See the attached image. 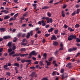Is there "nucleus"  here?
Segmentation results:
<instances>
[{
    "label": "nucleus",
    "mask_w": 80,
    "mask_h": 80,
    "mask_svg": "<svg viewBox=\"0 0 80 80\" xmlns=\"http://www.w3.org/2000/svg\"><path fill=\"white\" fill-rule=\"evenodd\" d=\"M72 51H73V49H72V48H70V49H68V52H71Z\"/></svg>",
    "instance_id": "09e8293b"
},
{
    "label": "nucleus",
    "mask_w": 80,
    "mask_h": 80,
    "mask_svg": "<svg viewBox=\"0 0 80 80\" xmlns=\"http://www.w3.org/2000/svg\"><path fill=\"white\" fill-rule=\"evenodd\" d=\"M12 48L8 49V53H10V52H12Z\"/></svg>",
    "instance_id": "5701e85b"
},
{
    "label": "nucleus",
    "mask_w": 80,
    "mask_h": 80,
    "mask_svg": "<svg viewBox=\"0 0 80 80\" xmlns=\"http://www.w3.org/2000/svg\"><path fill=\"white\" fill-rule=\"evenodd\" d=\"M45 42V38H43L42 41V43H44Z\"/></svg>",
    "instance_id": "4d7b16f0"
},
{
    "label": "nucleus",
    "mask_w": 80,
    "mask_h": 80,
    "mask_svg": "<svg viewBox=\"0 0 80 80\" xmlns=\"http://www.w3.org/2000/svg\"><path fill=\"white\" fill-rule=\"evenodd\" d=\"M80 55V52L78 53H77V55L75 56V57H78V56H79Z\"/></svg>",
    "instance_id": "72a5a7b5"
},
{
    "label": "nucleus",
    "mask_w": 80,
    "mask_h": 80,
    "mask_svg": "<svg viewBox=\"0 0 80 80\" xmlns=\"http://www.w3.org/2000/svg\"><path fill=\"white\" fill-rule=\"evenodd\" d=\"M35 72H33L31 74V76L32 77H34L35 75Z\"/></svg>",
    "instance_id": "423d86ee"
},
{
    "label": "nucleus",
    "mask_w": 80,
    "mask_h": 80,
    "mask_svg": "<svg viewBox=\"0 0 80 80\" xmlns=\"http://www.w3.org/2000/svg\"><path fill=\"white\" fill-rule=\"evenodd\" d=\"M31 60H26V62H31Z\"/></svg>",
    "instance_id": "a19ab883"
},
{
    "label": "nucleus",
    "mask_w": 80,
    "mask_h": 80,
    "mask_svg": "<svg viewBox=\"0 0 80 80\" xmlns=\"http://www.w3.org/2000/svg\"><path fill=\"white\" fill-rule=\"evenodd\" d=\"M27 26V24H23L22 25V27H25Z\"/></svg>",
    "instance_id": "79ce46f5"
},
{
    "label": "nucleus",
    "mask_w": 80,
    "mask_h": 80,
    "mask_svg": "<svg viewBox=\"0 0 80 80\" xmlns=\"http://www.w3.org/2000/svg\"><path fill=\"white\" fill-rule=\"evenodd\" d=\"M47 15H48V17H50L52 16V14L49 12H48L47 13Z\"/></svg>",
    "instance_id": "a211bd4d"
},
{
    "label": "nucleus",
    "mask_w": 80,
    "mask_h": 80,
    "mask_svg": "<svg viewBox=\"0 0 80 80\" xmlns=\"http://www.w3.org/2000/svg\"><path fill=\"white\" fill-rule=\"evenodd\" d=\"M43 56L45 57V58H46L47 57V54L44 53L43 54Z\"/></svg>",
    "instance_id": "6e6d98bb"
},
{
    "label": "nucleus",
    "mask_w": 80,
    "mask_h": 80,
    "mask_svg": "<svg viewBox=\"0 0 80 80\" xmlns=\"http://www.w3.org/2000/svg\"><path fill=\"white\" fill-rule=\"evenodd\" d=\"M7 75H8V76H10V72H7L6 73Z\"/></svg>",
    "instance_id": "a18cd8bd"
},
{
    "label": "nucleus",
    "mask_w": 80,
    "mask_h": 80,
    "mask_svg": "<svg viewBox=\"0 0 80 80\" xmlns=\"http://www.w3.org/2000/svg\"><path fill=\"white\" fill-rule=\"evenodd\" d=\"M24 55H25V54H20V55L21 56V57H24Z\"/></svg>",
    "instance_id": "052dcab7"
},
{
    "label": "nucleus",
    "mask_w": 80,
    "mask_h": 80,
    "mask_svg": "<svg viewBox=\"0 0 80 80\" xmlns=\"http://www.w3.org/2000/svg\"><path fill=\"white\" fill-rule=\"evenodd\" d=\"M18 13H17L14 16V18H16L17 17H18Z\"/></svg>",
    "instance_id": "cd10ccee"
},
{
    "label": "nucleus",
    "mask_w": 80,
    "mask_h": 80,
    "mask_svg": "<svg viewBox=\"0 0 80 80\" xmlns=\"http://www.w3.org/2000/svg\"><path fill=\"white\" fill-rule=\"evenodd\" d=\"M73 38L76 39V36L74 35H72L70 36L68 38V40L69 41L72 40Z\"/></svg>",
    "instance_id": "f257e3e1"
},
{
    "label": "nucleus",
    "mask_w": 80,
    "mask_h": 80,
    "mask_svg": "<svg viewBox=\"0 0 80 80\" xmlns=\"http://www.w3.org/2000/svg\"><path fill=\"white\" fill-rule=\"evenodd\" d=\"M41 23H42V26H45L46 23L45 22H44V21L43 20H42L41 21Z\"/></svg>",
    "instance_id": "6e6552de"
},
{
    "label": "nucleus",
    "mask_w": 80,
    "mask_h": 80,
    "mask_svg": "<svg viewBox=\"0 0 80 80\" xmlns=\"http://www.w3.org/2000/svg\"><path fill=\"white\" fill-rule=\"evenodd\" d=\"M49 8V7L48 6H44L42 8V9H47Z\"/></svg>",
    "instance_id": "f3484780"
},
{
    "label": "nucleus",
    "mask_w": 80,
    "mask_h": 80,
    "mask_svg": "<svg viewBox=\"0 0 80 80\" xmlns=\"http://www.w3.org/2000/svg\"><path fill=\"white\" fill-rule=\"evenodd\" d=\"M62 15L63 17H65V11H62Z\"/></svg>",
    "instance_id": "39448f33"
},
{
    "label": "nucleus",
    "mask_w": 80,
    "mask_h": 80,
    "mask_svg": "<svg viewBox=\"0 0 80 80\" xmlns=\"http://www.w3.org/2000/svg\"><path fill=\"white\" fill-rule=\"evenodd\" d=\"M27 43H23V42H22L21 43V45H23L24 46H26L27 45Z\"/></svg>",
    "instance_id": "a878e982"
},
{
    "label": "nucleus",
    "mask_w": 80,
    "mask_h": 80,
    "mask_svg": "<svg viewBox=\"0 0 80 80\" xmlns=\"http://www.w3.org/2000/svg\"><path fill=\"white\" fill-rule=\"evenodd\" d=\"M45 62L47 63V66H49L51 65V62H48V61H46Z\"/></svg>",
    "instance_id": "0eeeda50"
},
{
    "label": "nucleus",
    "mask_w": 80,
    "mask_h": 80,
    "mask_svg": "<svg viewBox=\"0 0 80 80\" xmlns=\"http://www.w3.org/2000/svg\"><path fill=\"white\" fill-rule=\"evenodd\" d=\"M15 70L16 71V73H18V68H17V67H15Z\"/></svg>",
    "instance_id": "6ab92c4d"
},
{
    "label": "nucleus",
    "mask_w": 80,
    "mask_h": 80,
    "mask_svg": "<svg viewBox=\"0 0 80 80\" xmlns=\"http://www.w3.org/2000/svg\"><path fill=\"white\" fill-rule=\"evenodd\" d=\"M58 30H56L55 31V34H57V33H58Z\"/></svg>",
    "instance_id": "e433bc0d"
},
{
    "label": "nucleus",
    "mask_w": 80,
    "mask_h": 80,
    "mask_svg": "<svg viewBox=\"0 0 80 80\" xmlns=\"http://www.w3.org/2000/svg\"><path fill=\"white\" fill-rule=\"evenodd\" d=\"M14 53H15V52L12 51L11 53H9V55L10 56H11V55H12V54H14Z\"/></svg>",
    "instance_id": "b1692460"
},
{
    "label": "nucleus",
    "mask_w": 80,
    "mask_h": 80,
    "mask_svg": "<svg viewBox=\"0 0 80 80\" xmlns=\"http://www.w3.org/2000/svg\"><path fill=\"white\" fill-rule=\"evenodd\" d=\"M49 20L50 21V23H52V22H53V20H52V18L49 19Z\"/></svg>",
    "instance_id": "c03bdc74"
},
{
    "label": "nucleus",
    "mask_w": 80,
    "mask_h": 80,
    "mask_svg": "<svg viewBox=\"0 0 80 80\" xmlns=\"http://www.w3.org/2000/svg\"><path fill=\"white\" fill-rule=\"evenodd\" d=\"M51 40H57V38L55 36H53L51 37Z\"/></svg>",
    "instance_id": "1a4fd4ad"
},
{
    "label": "nucleus",
    "mask_w": 80,
    "mask_h": 80,
    "mask_svg": "<svg viewBox=\"0 0 80 80\" xmlns=\"http://www.w3.org/2000/svg\"><path fill=\"white\" fill-rule=\"evenodd\" d=\"M30 68L31 69H32V70H35V67H30Z\"/></svg>",
    "instance_id": "603ef678"
},
{
    "label": "nucleus",
    "mask_w": 80,
    "mask_h": 80,
    "mask_svg": "<svg viewBox=\"0 0 80 80\" xmlns=\"http://www.w3.org/2000/svg\"><path fill=\"white\" fill-rule=\"evenodd\" d=\"M10 36H4L3 37V38L4 39H8V38H11Z\"/></svg>",
    "instance_id": "20e7f679"
},
{
    "label": "nucleus",
    "mask_w": 80,
    "mask_h": 80,
    "mask_svg": "<svg viewBox=\"0 0 80 80\" xmlns=\"http://www.w3.org/2000/svg\"><path fill=\"white\" fill-rule=\"evenodd\" d=\"M70 65H71V63H69L68 64H67L66 65V67H69Z\"/></svg>",
    "instance_id": "2f4dec72"
},
{
    "label": "nucleus",
    "mask_w": 80,
    "mask_h": 80,
    "mask_svg": "<svg viewBox=\"0 0 80 80\" xmlns=\"http://www.w3.org/2000/svg\"><path fill=\"white\" fill-rule=\"evenodd\" d=\"M76 8H79L80 7V5L78 4H77L76 6Z\"/></svg>",
    "instance_id": "8fccbe9b"
},
{
    "label": "nucleus",
    "mask_w": 80,
    "mask_h": 80,
    "mask_svg": "<svg viewBox=\"0 0 80 80\" xmlns=\"http://www.w3.org/2000/svg\"><path fill=\"white\" fill-rule=\"evenodd\" d=\"M8 47H11L12 46V44H11V42H9L8 43Z\"/></svg>",
    "instance_id": "3c124183"
},
{
    "label": "nucleus",
    "mask_w": 80,
    "mask_h": 80,
    "mask_svg": "<svg viewBox=\"0 0 80 80\" xmlns=\"http://www.w3.org/2000/svg\"><path fill=\"white\" fill-rule=\"evenodd\" d=\"M26 60L25 59L22 60H21V62H22V63H24L25 62H26Z\"/></svg>",
    "instance_id": "58836bf2"
},
{
    "label": "nucleus",
    "mask_w": 80,
    "mask_h": 80,
    "mask_svg": "<svg viewBox=\"0 0 80 80\" xmlns=\"http://www.w3.org/2000/svg\"><path fill=\"white\" fill-rule=\"evenodd\" d=\"M76 28H78L80 27V25L79 24H76L75 26Z\"/></svg>",
    "instance_id": "bb28decb"
},
{
    "label": "nucleus",
    "mask_w": 80,
    "mask_h": 80,
    "mask_svg": "<svg viewBox=\"0 0 80 80\" xmlns=\"http://www.w3.org/2000/svg\"><path fill=\"white\" fill-rule=\"evenodd\" d=\"M32 6L33 7H35L36 5H37V4L36 3H34L32 5Z\"/></svg>",
    "instance_id": "774afa93"
},
{
    "label": "nucleus",
    "mask_w": 80,
    "mask_h": 80,
    "mask_svg": "<svg viewBox=\"0 0 80 80\" xmlns=\"http://www.w3.org/2000/svg\"><path fill=\"white\" fill-rule=\"evenodd\" d=\"M33 31H31V32H30V34L31 35V36H32L33 35Z\"/></svg>",
    "instance_id": "13d9d810"
},
{
    "label": "nucleus",
    "mask_w": 80,
    "mask_h": 80,
    "mask_svg": "<svg viewBox=\"0 0 80 80\" xmlns=\"http://www.w3.org/2000/svg\"><path fill=\"white\" fill-rule=\"evenodd\" d=\"M58 42H55L54 43H53V45L55 46H57V45H58Z\"/></svg>",
    "instance_id": "4468645a"
},
{
    "label": "nucleus",
    "mask_w": 80,
    "mask_h": 80,
    "mask_svg": "<svg viewBox=\"0 0 80 80\" xmlns=\"http://www.w3.org/2000/svg\"><path fill=\"white\" fill-rule=\"evenodd\" d=\"M0 30L1 32H4V31H5V28H0Z\"/></svg>",
    "instance_id": "f8f14e48"
},
{
    "label": "nucleus",
    "mask_w": 80,
    "mask_h": 80,
    "mask_svg": "<svg viewBox=\"0 0 80 80\" xmlns=\"http://www.w3.org/2000/svg\"><path fill=\"white\" fill-rule=\"evenodd\" d=\"M25 50H26V49L25 48H22L20 49L21 52H24Z\"/></svg>",
    "instance_id": "412c9836"
},
{
    "label": "nucleus",
    "mask_w": 80,
    "mask_h": 80,
    "mask_svg": "<svg viewBox=\"0 0 80 80\" xmlns=\"http://www.w3.org/2000/svg\"><path fill=\"white\" fill-rule=\"evenodd\" d=\"M3 48H0V52H3Z\"/></svg>",
    "instance_id": "e2e57ef3"
},
{
    "label": "nucleus",
    "mask_w": 80,
    "mask_h": 80,
    "mask_svg": "<svg viewBox=\"0 0 80 80\" xmlns=\"http://www.w3.org/2000/svg\"><path fill=\"white\" fill-rule=\"evenodd\" d=\"M18 79H19V80H21L22 78V77H18Z\"/></svg>",
    "instance_id": "ea45409f"
},
{
    "label": "nucleus",
    "mask_w": 80,
    "mask_h": 80,
    "mask_svg": "<svg viewBox=\"0 0 80 80\" xmlns=\"http://www.w3.org/2000/svg\"><path fill=\"white\" fill-rule=\"evenodd\" d=\"M78 48L77 47H75V48H72V51H75L76 50H77L78 49Z\"/></svg>",
    "instance_id": "aec40b11"
},
{
    "label": "nucleus",
    "mask_w": 80,
    "mask_h": 80,
    "mask_svg": "<svg viewBox=\"0 0 80 80\" xmlns=\"http://www.w3.org/2000/svg\"><path fill=\"white\" fill-rule=\"evenodd\" d=\"M75 14H76V13H75V12H74L72 13V16H74Z\"/></svg>",
    "instance_id": "de8ad7c7"
},
{
    "label": "nucleus",
    "mask_w": 80,
    "mask_h": 80,
    "mask_svg": "<svg viewBox=\"0 0 80 80\" xmlns=\"http://www.w3.org/2000/svg\"><path fill=\"white\" fill-rule=\"evenodd\" d=\"M50 35V34H45V37H48Z\"/></svg>",
    "instance_id": "c9c22d12"
},
{
    "label": "nucleus",
    "mask_w": 80,
    "mask_h": 80,
    "mask_svg": "<svg viewBox=\"0 0 80 80\" xmlns=\"http://www.w3.org/2000/svg\"><path fill=\"white\" fill-rule=\"evenodd\" d=\"M17 38H14V39L13 40V42H17Z\"/></svg>",
    "instance_id": "c756f323"
},
{
    "label": "nucleus",
    "mask_w": 80,
    "mask_h": 80,
    "mask_svg": "<svg viewBox=\"0 0 80 80\" xmlns=\"http://www.w3.org/2000/svg\"><path fill=\"white\" fill-rule=\"evenodd\" d=\"M10 18V17L9 16H6L4 18L5 20H7V19H8Z\"/></svg>",
    "instance_id": "2eb2a0df"
},
{
    "label": "nucleus",
    "mask_w": 80,
    "mask_h": 80,
    "mask_svg": "<svg viewBox=\"0 0 80 80\" xmlns=\"http://www.w3.org/2000/svg\"><path fill=\"white\" fill-rule=\"evenodd\" d=\"M30 32H28L26 36L27 38H30Z\"/></svg>",
    "instance_id": "ddd939ff"
},
{
    "label": "nucleus",
    "mask_w": 80,
    "mask_h": 80,
    "mask_svg": "<svg viewBox=\"0 0 80 80\" xmlns=\"http://www.w3.org/2000/svg\"><path fill=\"white\" fill-rule=\"evenodd\" d=\"M52 75H55V72H52Z\"/></svg>",
    "instance_id": "338daca9"
},
{
    "label": "nucleus",
    "mask_w": 80,
    "mask_h": 80,
    "mask_svg": "<svg viewBox=\"0 0 80 80\" xmlns=\"http://www.w3.org/2000/svg\"><path fill=\"white\" fill-rule=\"evenodd\" d=\"M53 28H51L48 30V32H52L53 31Z\"/></svg>",
    "instance_id": "dca6fc26"
},
{
    "label": "nucleus",
    "mask_w": 80,
    "mask_h": 80,
    "mask_svg": "<svg viewBox=\"0 0 80 80\" xmlns=\"http://www.w3.org/2000/svg\"><path fill=\"white\" fill-rule=\"evenodd\" d=\"M63 72H64V69H62L61 70V73H63Z\"/></svg>",
    "instance_id": "49530a36"
},
{
    "label": "nucleus",
    "mask_w": 80,
    "mask_h": 80,
    "mask_svg": "<svg viewBox=\"0 0 80 80\" xmlns=\"http://www.w3.org/2000/svg\"><path fill=\"white\" fill-rule=\"evenodd\" d=\"M23 16H24L25 17L28 16V14H27V13H26L25 14L23 15Z\"/></svg>",
    "instance_id": "680f3d73"
},
{
    "label": "nucleus",
    "mask_w": 80,
    "mask_h": 80,
    "mask_svg": "<svg viewBox=\"0 0 80 80\" xmlns=\"http://www.w3.org/2000/svg\"><path fill=\"white\" fill-rule=\"evenodd\" d=\"M15 18H10L9 20V22H11L12 20H15Z\"/></svg>",
    "instance_id": "393cba45"
},
{
    "label": "nucleus",
    "mask_w": 80,
    "mask_h": 80,
    "mask_svg": "<svg viewBox=\"0 0 80 80\" xmlns=\"http://www.w3.org/2000/svg\"><path fill=\"white\" fill-rule=\"evenodd\" d=\"M76 41L78 42H80V39L78 38H76Z\"/></svg>",
    "instance_id": "4be33fe9"
},
{
    "label": "nucleus",
    "mask_w": 80,
    "mask_h": 80,
    "mask_svg": "<svg viewBox=\"0 0 80 80\" xmlns=\"http://www.w3.org/2000/svg\"><path fill=\"white\" fill-rule=\"evenodd\" d=\"M40 65L41 66H42V65H43V61H40Z\"/></svg>",
    "instance_id": "f704fd0d"
},
{
    "label": "nucleus",
    "mask_w": 80,
    "mask_h": 80,
    "mask_svg": "<svg viewBox=\"0 0 80 80\" xmlns=\"http://www.w3.org/2000/svg\"><path fill=\"white\" fill-rule=\"evenodd\" d=\"M38 24L39 25H42V22L41 21H39L38 22Z\"/></svg>",
    "instance_id": "864d4df0"
},
{
    "label": "nucleus",
    "mask_w": 80,
    "mask_h": 80,
    "mask_svg": "<svg viewBox=\"0 0 80 80\" xmlns=\"http://www.w3.org/2000/svg\"><path fill=\"white\" fill-rule=\"evenodd\" d=\"M7 67H8V65H7V64H6V65L4 66V68H7Z\"/></svg>",
    "instance_id": "5fc2aeb1"
},
{
    "label": "nucleus",
    "mask_w": 80,
    "mask_h": 80,
    "mask_svg": "<svg viewBox=\"0 0 80 80\" xmlns=\"http://www.w3.org/2000/svg\"><path fill=\"white\" fill-rule=\"evenodd\" d=\"M16 49V46H13L12 47V50H14Z\"/></svg>",
    "instance_id": "473e14b6"
},
{
    "label": "nucleus",
    "mask_w": 80,
    "mask_h": 80,
    "mask_svg": "<svg viewBox=\"0 0 80 80\" xmlns=\"http://www.w3.org/2000/svg\"><path fill=\"white\" fill-rule=\"evenodd\" d=\"M20 36H21V33H19L17 35V37L18 38H19V37H20Z\"/></svg>",
    "instance_id": "4c0bfd02"
},
{
    "label": "nucleus",
    "mask_w": 80,
    "mask_h": 80,
    "mask_svg": "<svg viewBox=\"0 0 80 80\" xmlns=\"http://www.w3.org/2000/svg\"><path fill=\"white\" fill-rule=\"evenodd\" d=\"M60 47H63V43H62V42H61Z\"/></svg>",
    "instance_id": "0e129e2a"
},
{
    "label": "nucleus",
    "mask_w": 80,
    "mask_h": 80,
    "mask_svg": "<svg viewBox=\"0 0 80 80\" xmlns=\"http://www.w3.org/2000/svg\"><path fill=\"white\" fill-rule=\"evenodd\" d=\"M37 53H38V52L36 53L35 51H32L29 54L30 57H29V58H31V57H32V55H37Z\"/></svg>",
    "instance_id": "f03ea898"
},
{
    "label": "nucleus",
    "mask_w": 80,
    "mask_h": 80,
    "mask_svg": "<svg viewBox=\"0 0 80 80\" xmlns=\"http://www.w3.org/2000/svg\"><path fill=\"white\" fill-rule=\"evenodd\" d=\"M31 44L32 45H33V43H34V41H33V40H31Z\"/></svg>",
    "instance_id": "7c9ffc66"
},
{
    "label": "nucleus",
    "mask_w": 80,
    "mask_h": 80,
    "mask_svg": "<svg viewBox=\"0 0 80 80\" xmlns=\"http://www.w3.org/2000/svg\"><path fill=\"white\" fill-rule=\"evenodd\" d=\"M14 66H17L18 67H19L20 66L19 65V64L18 63H15L13 64Z\"/></svg>",
    "instance_id": "9b49d317"
},
{
    "label": "nucleus",
    "mask_w": 80,
    "mask_h": 80,
    "mask_svg": "<svg viewBox=\"0 0 80 80\" xmlns=\"http://www.w3.org/2000/svg\"><path fill=\"white\" fill-rule=\"evenodd\" d=\"M64 28H68V26L66 25H64Z\"/></svg>",
    "instance_id": "bf43d9fd"
},
{
    "label": "nucleus",
    "mask_w": 80,
    "mask_h": 80,
    "mask_svg": "<svg viewBox=\"0 0 80 80\" xmlns=\"http://www.w3.org/2000/svg\"><path fill=\"white\" fill-rule=\"evenodd\" d=\"M20 55V53H19V54L16 53L13 55L12 57H17L18 56H19Z\"/></svg>",
    "instance_id": "9d476101"
},
{
    "label": "nucleus",
    "mask_w": 80,
    "mask_h": 80,
    "mask_svg": "<svg viewBox=\"0 0 80 80\" xmlns=\"http://www.w3.org/2000/svg\"><path fill=\"white\" fill-rule=\"evenodd\" d=\"M79 12H80V9H78L77 10V14H78L79 13Z\"/></svg>",
    "instance_id": "37998d69"
},
{
    "label": "nucleus",
    "mask_w": 80,
    "mask_h": 80,
    "mask_svg": "<svg viewBox=\"0 0 80 80\" xmlns=\"http://www.w3.org/2000/svg\"><path fill=\"white\" fill-rule=\"evenodd\" d=\"M1 12H4V13L5 14H7V13H9V11H7V10H5L1 11Z\"/></svg>",
    "instance_id": "7ed1b4c3"
},
{
    "label": "nucleus",
    "mask_w": 80,
    "mask_h": 80,
    "mask_svg": "<svg viewBox=\"0 0 80 80\" xmlns=\"http://www.w3.org/2000/svg\"><path fill=\"white\" fill-rule=\"evenodd\" d=\"M45 19L46 20H50V18H49L47 17Z\"/></svg>",
    "instance_id": "69168bd1"
},
{
    "label": "nucleus",
    "mask_w": 80,
    "mask_h": 80,
    "mask_svg": "<svg viewBox=\"0 0 80 80\" xmlns=\"http://www.w3.org/2000/svg\"><path fill=\"white\" fill-rule=\"evenodd\" d=\"M23 65L22 64H21L20 65V69L21 70H22V68H23Z\"/></svg>",
    "instance_id": "c85d7f7f"
}]
</instances>
